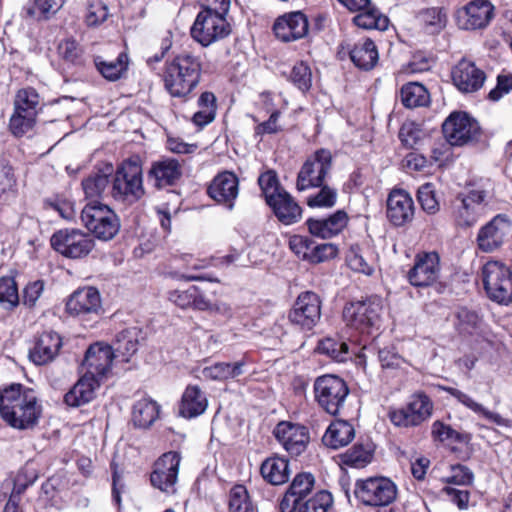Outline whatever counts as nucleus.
Wrapping results in <instances>:
<instances>
[{
	"label": "nucleus",
	"mask_w": 512,
	"mask_h": 512,
	"mask_svg": "<svg viewBox=\"0 0 512 512\" xmlns=\"http://www.w3.org/2000/svg\"><path fill=\"white\" fill-rule=\"evenodd\" d=\"M0 415L13 428L34 427L41 415V406L33 390L12 384L0 394Z\"/></svg>",
	"instance_id": "1"
},
{
	"label": "nucleus",
	"mask_w": 512,
	"mask_h": 512,
	"mask_svg": "<svg viewBox=\"0 0 512 512\" xmlns=\"http://www.w3.org/2000/svg\"><path fill=\"white\" fill-rule=\"evenodd\" d=\"M202 62L190 52H182L166 62L163 81L172 97L184 98L199 84Z\"/></svg>",
	"instance_id": "2"
},
{
	"label": "nucleus",
	"mask_w": 512,
	"mask_h": 512,
	"mask_svg": "<svg viewBox=\"0 0 512 512\" xmlns=\"http://www.w3.org/2000/svg\"><path fill=\"white\" fill-rule=\"evenodd\" d=\"M112 197L121 202L135 203L145 194L142 166L137 160H126L116 170L111 189Z\"/></svg>",
	"instance_id": "3"
},
{
	"label": "nucleus",
	"mask_w": 512,
	"mask_h": 512,
	"mask_svg": "<svg viewBox=\"0 0 512 512\" xmlns=\"http://www.w3.org/2000/svg\"><path fill=\"white\" fill-rule=\"evenodd\" d=\"M383 310L382 299L371 296L364 300L347 303L343 309V320L351 328L361 333L378 329Z\"/></svg>",
	"instance_id": "4"
},
{
	"label": "nucleus",
	"mask_w": 512,
	"mask_h": 512,
	"mask_svg": "<svg viewBox=\"0 0 512 512\" xmlns=\"http://www.w3.org/2000/svg\"><path fill=\"white\" fill-rule=\"evenodd\" d=\"M397 494L396 484L384 476L359 479L354 487L356 499L370 507L388 506L396 500Z\"/></svg>",
	"instance_id": "5"
},
{
	"label": "nucleus",
	"mask_w": 512,
	"mask_h": 512,
	"mask_svg": "<svg viewBox=\"0 0 512 512\" xmlns=\"http://www.w3.org/2000/svg\"><path fill=\"white\" fill-rule=\"evenodd\" d=\"M83 225L98 239L111 240L119 231L117 215L107 205L89 201L81 211Z\"/></svg>",
	"instance_id": "6"
},
{
	"label": "nucleus",
	"mask_w": 512,
	"mask_h": 512,
	"mask_svg": "<svg viewBox=\"0 0 512 512\" xmlns=\"http://www.w3.org/2000/svg\"><path fill=\"white\" fill-rule=\"evenodd\" d=\"M315 400L330 415H337L349 394L346 382L332 374L319 376L314 381Z\"/></svg>",
	"instance_id": "7"
},
{
	"label": "nucleus",
	"mask_w": 512,
	"mask_h": 512,
	"mask_svg": "<svg viewBox=\"0 0 512 512\" xmlns=\"http://www.w3.org/2000/svg\"><path fill=\"white\" fill-rule=\"evenodd\" d=\"M482 278L488 297L502 305L512 301V274L509 268L499 261H489L482 269Z\"/></svg>",
	"instance_id": "8"
},
{
	"label": "nucleus",
	"mask_w": 512,
	"mask_h": 512,
	"mask_svg": "<svg viewBox=\"0 0 512 512\" xmlns=\"http://www.w3.org/2000/svg\"><path fill=\"white\" fill-rule=\"evenodd\" d=\"M225 15L226 13L201 10L191 27L192 38L206 47L227 37L231 33V27Z\"/></svg>",
	"instance_id": "9"
},
{
	"label": "nucleus",
	"mask_w": 512,
	"mask_h": 512,
	"mask_svg": "<svg viewBox=\"0 0 512 512\" xmlns=\"http://www.w3.org/2000/svg\"><path fill=\"white\" fill-rule=\"evenodd\" d=\"M433 408V402L428 395L424 392H415L405 406L390 410L388 417L397 427H415L432 416Z\"/></svg>",
	"instance_id": "10"
},
{
	"label": "nucleus",
	"mask_w": 512,
	"mask_h": 512,
	"mask_svg": "<svg viewBox=\"0 0 512 512\" xmlns=\"http://www.w3.org/2000/svg\"><path fill=\"white\" fill-rule=\"evenodd\" d=\"M442 131L452 146L474 143L481 136V127L476 119L463 111L452 112L443 122Z\"/></svg>",
	"instance_id": "11"
},
{
	"label": "nucleus",
	"mask_w": 512,
	"mask_h": 512,
	"mask_svg": "<svg viewBox=\"0 0 512 512\" xmlns=\"http://www.w3.org/2000/svg\"><path fill=\"white\" fill-rule=\"evenodd\" d=\"M333 158L329 150L321 148L304 162L297 175L296 187L299 191L320 187L332 169Z\"/></svg>",
	"instance_id": "12"
},
{
	"label": "nucleus",
	"mask_w": 512,
	"mask_h": 512,
	"mask_svg": "<svg viewBox=\"0 0 512 512\" xmlns=\"http://www.w3.org/2000/svg\"><path fill=\"white\" fill-rule=\"evenodd\" d=\"M487 194L481 189L459 193L452 201V217L459 227L473 226L482 215Z\"/></svg>",
	"instance_id": "13"
},
{
	"label": "nucleus",
	"mask_w": 512,
	"mask_h": 512,
	"mask_svg": "<svg viewBox=\"0 0 512 512\" xmlns=\"http://www.w3.org/2000/svg\"><path fill=\"white\" fill-rule=\"evenodd\" d=\"M52 247L66 258L79 259L94 248V240L80 229H61L51 237Z\"/></svg>",
	"instance_id": "14"
},
{
	"label": "nucleus",
	"mask_w": 512,
	"mask_h": 512,
	"mask_svg": "<svg viewBox=\"0 0 512 512\" xmlns=\"http://www.w3.org/2000/svg\"><path fill=\"white\" fill-rule=\"evenodd\" d=\"M441 273L440 256L437 252H420L407 273L409 283L414 287H428L438 281Z\"/></svg>",
	"instance_id": "15"
},
{
	"label": "nucleus",
	"mask_w": 512,
	"mask_h": 512,
	"mask_svg": "<svg viewBox=\"0 0 512 512\" xmlns=\"http://www.w3.org/2000/svg\"><path fill=\"white\" fill-rule=\"evenodd\" d=\"M321 317L320 297L311 291L301 293L288 314L289 321L302 330H311Z\"/></svg>",
	"instance_id": "16"
},
{
	"label": "nucleus",
	"mask_w": 512,
	"mask_h": 512,
	"mask_svg": "<svg viewBox=\"0 0 512 512\" xmlns=\"http://www.w3.org/2000/svg\"><path fill=\"white\" fill-rule=\"evenodd\" d=\"M181 457L177 452L163 454L154 464L150 475L153 487L165 493H174Z\"/></svg>",
	"instance_id": "17"
},
{
	"label": "nucleus",
	"mask_w": 512,
	"mask_h": 512,
	"mask_svg": "<svg viewBox=\"0 0 512 512\" xmlns=\"http://www.w3.org/2000/svg\"><path fill=\"white\" fill-rule=\"evenodd\" d=\"M493 10L488 0H473L457 11V25L464 30L482 29L492 19Z\"/></svg>",
	"instance_id": "18"
},
{
	"label": "nucleus",
	"mask_w": 512,
	"mask_h": 512,
	"mask_svg": "<svg viewBox=\"0 0 512 512\" xmlns=\"http://www.w3.org/2000/svg\"><path fill=\"white\" fill-rule=\"evenodd\" d=\"M273 433L284 449L292 456L302 454L310 441L308 429L303 425L291 422L278 423Z\"/></svg>",
	"instance_id": "19"
},
{
	"label": "nucleus",
	"mask_w": 512,
	"mask_h": 512,
	"mask_svg": "<svg viewBox=\"0 0 512 512\" xmlns=\"http://www.w3.org/2000/svg\"><path fill=\"white\" fill-rule=\"evenodd\" d=\"M415 206L411 195L403 189L392 190L387 198L386 214L389 222L401 227L414 218Z\"/></svg>",
	"instance_id": "20"
},
{
	"label": "nucleus",
	"mask_w": 512,
	"mask_h": 512,
	"mask_svg": "<svg viewBox=\"0 0 512 512\" xmlns=\"http://www.w3.org/2000/svg\"><path fill=\"white\" fill-rule=\"evenodd\" d=\"M113 358L116 357L111 345L101 342L90 345L82 362L85 374H91L100 381L109 372Z\"/></svg>",
	"instance_id": "21"
},
{
	"label": "nucleus",
	"mask_w": 512,
	"mask_h": 512,
	"mask_svg": "<svg viewBox=\"0 0 512 512\" xmlns=\"http://www.w3.org/2000/svg\"><path fill=\"white\" fill-rule=\"evenodd\" d=\"M511 232V224L504 217L496 216L477 235V243L480 250L492 252L499 248Z\"/></svg>",
	"instance_id": "22"
},
{
	"label": "nucleus",
	"mask_w": 512,
	"mask_h": 512,
	"mask_svg": "<svg viewBox=\"0 0 512 512\" xmlns=\"http://www.w3.org/2000/svg\"><path fill=\"white\" fill-rule=\"evenodd\" d=\"M485 79L484 71L467 59L459 61L452 70L454 85L464 93H472L479 90L483 86Z\"/></svg>",
	"instance_id": "23"
},
{
	"label": "nucleus",
	"mask_w": 512,
	"mask_h": 512,
	"mask_svg": "<svg viewBox=\"0 0 512 512\" xmlns=\"http://www.w3.org/2000/svg\"><path fill=\"white\" fill-rule=\"evenodd\" d=\"M349 221L346 211L340 209L325 218H308L306 226L312 236L329 239L340 234Z\"/></svg>",
	"instance_id": "24"
},
{
	"label": "nucleus",
	"mask_w": 512,
	"mask_h": 512,
	"mask_svg": "<svg viewBox=\"0 0 512 512\" xmlns=\"http://www.w3.org/2000/svg\"><path fill=\"white\" fill-rule=\"evenodd\" d=\"M308 20L301 12H292L279 17L274 25L275 36L283 42L295 41L308 33Z\"/></svg>",
	"instance_id": "25"
},
{
	"label": "nucleus",
	"mask_w": 512,
	"mask_h": 512,
	"mask_svg": "<svg viewBox=\"0 0 512 512\" xmlns=\"http://www.w3.org/2000/svg\"><path fill=\"white\" fill-rule=\"evenodd\" d=\"M239 181L237 176L229 171L218 174L208 187V194L215 201L225 204L228 209L234 207V200L238 196Z\"/></svg>",
	"instance_id": "26"
},
{
	"label": "nucleus",
	"mask_w": 512,
	"mask_h": 512,
	"mask_svg": "<svg viewBox=\"0 0 512 512\" xmlns=\"http://www.w3.org/2000/svg\"><path fill=\"white\" fill-rule=\"evenodd\" d=\"M181 175V165L174 158H163L152 162L147 173L148 180L158 189L176 184Z\"/></svg>",
	"instance_id": "27"
},
{
	"label": "nucleus",
	"mask_w": 512,
	"mask_h": 512,
	"mask_svg": "<svg viewBox=\"0 0 512 512\" xmlns=\"http://www.w3.org/2000/svg\"><path fill=\"white\" fill-rule=\"evenodd\" d=\"M62 346V340L58 333L45 331L40 334L29 350V358L36 365H45L58 355Z\"/></svg>",
	"instance_id": "28"
},
{
	"label": "nucleus",
	"mask_w": 512,
	"mask_h": 512,
	"mask_svg": "<svg viewBox=\"0 0 512 512\" xmlns=\"http://www.w3.org/2000/svg\"><path fill=\"white\" fill-rule=\"evenodd\" d=\"M100 308V294L94 287H84L76 290L66 303L67 312L75 316L96 314Z\"/></svg>",
	"instance_id": "29"
},
{
	"label": "nucleus",
	"mask_w": 512,
	"mask_h": 512,
	"mask_svg": "<svg viewBox=\"0 0 512 512\" xmlns=\"http://www.w3.org/2000/svg\"><path fill=\"white\" fill-rule=\"evenodd\" d=\"M266 203L278 221L284 225L295 224L302 218V208L286 190L270 196Z\"/></svg>",
	"instance_id": "30"
},
{
	"label": "nucleus",
	"mask_w": 512,
	"mask_h": 512,
	"mask_svg": "<svg viewBox=\"0 0 512 512\" xmlns=\"http://www.w3.org/2000/svg\"><path fill=\"white\" fill-rule=\"evenodd\" d=\"M439 388L442 391L447 392L449 395H451L454 399H456L459 403H461L463 406H465L467 409L471 410L475 414L482 416L486 420L501 426L510 428L512 427V420L502 417L499 413L490 411L486 407H484L481 403L474 400L470 395L467 393L455 388V387H449V386H439Z\"/></svg>",
	"instance_id": "31"
},
{
	"label": "nucleus",
	"mask_w": 512,
	"mask_h": 512,
	"mask_svg": "<svg viewBox=\"0 0 512 512\" xmlns=\"http://www.w3.org/2000/svg\"><path fill=\"white\" fill-rule=\"evenodd\" d=\"M142 334V330L136 326L124 328L118 332L111 346L115 357L128 362L137 352L140 340L143 339Z\"/></svg>",
	"instance_id": "32"
},
{
	"label": "nucleus",
	"mask_w": 512,
	"mask_h": 512,
	"mask_svg": "<svg viewBox=\"0 0 512 512\" xmlns=\"http://www.w3.org/2000/svg\"><path fill=\"white\" fill-rule=\"evenodd\" d=\"M99 383L100 381L91 374H84L65 394V403L71 407H78L90 402L95 397V389Z\"/></svg>",
	"instance_id": "33"
},
{
	"label": "nucleus",
	"mask_w": 512,
	"mask_h": 512,
	"mask_svg": "<svg viewBox=\"0 0 512 512\" xmlns=\"http://www.w3.org/2000/svg\"><path fill=\"white\" fill-rule=\"evenodd\" d=\"M207 406L206 394L198 386L189 385L182 395L179 414L185 418H194L203 414Z\"/></svg>",
	"instance_id": "34"
},
{
	"label": "nucleus",
	"mask_w": 512,
	"mask_h": 512,
	"mask_svg": "<svg viewBox=\"0 0 512 512\" xmlns=\"http://www.w3.org/2000/svg\"><path fill=\"white\" fill-rule=\"evenodd\" d=\"M349 55L354 65L365 71L373 69L379 59L377 47L371 39L356 43L349 51Z\"/></svg>",
	"instance_id": "35"
},
{
	"label": "nucleus",
	"mask_w": 512,
	"mask_h": 512,
	"mask_svg": "<svg viewBox=\"0 0 512 512\" xmlns=\"http://www.w3.org/2000/svg\"><path fill=\"white\" fill-rule=\"evenodd\" d=\"M260 472L264 480L272 485H282L290 477L289 461L283 457L273 456L263 461Z\"/></svg>",
	"instance_id": "36"
},
{
	"label": "nucleus",
	"mask_w": 512,
	"mask_h": 512,
	"mask_svg": "<svg viewBox=\"0 0 512 512\" xmlns=\"http://www.w3.org/2000/svg\"><path fill=\"white\" fill-rule=\"evenodd\" d=\"M355 436L354 427L345 420H336L327 428L323 443L333 449H338L349 444Z\"/></svg>",
	"instance_id": "37"
},
{
	"label": "nucleus",
	"mask_w": 512,
	"mask_h": 512,
	"mask_svg": "<svg viewBox=\"0 0 512 512\" xmlns=\"http://www.w3.org/2000/svg\"><path fill=\"white\" fill-rule=\"evenodd\" d=\"M113 172V166L107 165L104 170L89 175L82 181V189L85 197L91 201H97L106 191L109 184V176Z\"/></svg>",
	"instance_id": "38"
},
{
	"label": "nucleus",
	"mask_w": 512,
	"mask_h": 512,
	"mask_svg": "<svg viewBox=\"0 0 512 512\" xmlns=\"http://www.w3.org/2000/svg\"><path fill=\"white\" fill-rule=\"evenodd\" d=\"M94 63L99 73L109 81L119 80L127 71L129 65L128 55L121 52L114 60H105L102 56H96Z\"/></svg>",
	"instance_id": "39"
},
{
	"label": "nucleus",
	"mask_w": 512,
	"mask_h": 512,
	"mask_svg": "<svg viewBox=\"0 0 512 512\" xmlns=\"http://www.w3.org/2000/svg\"><path fill=\"white\" fill-rule=\"evenodd\" d=\"M159 410L157 402L149 398H142L133 405L132 421L139 428H148L158 418Z\"/></svg>",
	"instance_id": "40"
},
{
	"label": "nucleus",
	"mask_w": 512,
	"mask_h": 512,
	"mask_svg": "<svg viewBox=\"0 0 512 512\" xmlns=\"http://www.w3.org/2000/svg\"><path fill=\"white\" fill-rule=\"evenodd\" d=\"M245 362L238 361L235 363L219 362L212 366L205 367L202 374L206 379L225 381L234 379L244 373Z\"/></svg>",
	"instance_id": "41"
},
{
	"label": "nucleus",
	"mask_w": 512,
	"mask_h": 512,
	"mask_svg": "<svg viewBox=\"0 0 512 512\" xmlns=\"http://www.w3.org/2000/svg\"><path fill=\"white\" fill-rule=\"evenodd\" d=\"M401 101L407 108L425 106L430 97L427 89L420 83L410 82L405 84L400 91Z\"/></svg>",
	"instance_id": "42"
},
{
	"label": "nucleus",
	"mask_w": 512,
	"mask_h": 512,
	"mask_svg": "<svg viewBox=\"0 0 512 512\" xmlns=\"http://www.w3.org/2000/svg\"><path fill=\"white\" fill-rule=\"evenodd\" d=\"M37 115L15 110L9 119V131L17 138L23 137L33 131Z\"/></svg>",
	"instance_id": "43"
},
{
	"label": "nucleus",
	"mask_w": 512,
	"mask_h": 512,
	"mask_svg": "<svg viewBox=\"0 0 512 512\" xmlns=\"http://www.w3.org/2000/svg\"><path fill=\"white\" fill-rule=\"evenodd\" d=\"M13 106L15 110L38 115L41 110L40 95L32 87L22 88L17 91Z\"/></svg>",
	"instance_id": "44"
},
{
	"label": "nucleus",
	"mask_w": 512,
	"mask_h": 512,
	"mask_svg": "<svg viewBox=\"0 0 512 512\" xmlns=\"http://www.w3.org/2000/svg\"><path fill=\"white\" fill-rule=\"evenodd\" d=\"M367 10L359 13L353 19L356 26L364 29L385 30L389 25V19L380 14L374 8H366Z\"/></svg>",
	"instance_id": "45"
},
{
	"label": "nucleus",
	"mask_w": 512,
	"mask_h": 512,
	"mask_svg": "<svg viewBox=\"0 0 512 512\" xmlns=\"http://www.w3.org/2000/svg\"><path fill=\"white\" fill-rule=\"evenodd\" d=\"M332 504V494L326 490H321L310 498L301 501L299 512H328Z\"/></svg>",
	"instance_id": "46"
},
{
	"label": "nucleus",
	"mask_w": 512,
	"mask_h": 512,
	"mask_svg": "<svg viewBox=\"0 0 512 512\" xmlns=\"http://www.w3.org/2000/svg\"><path fill=\"white\" fill-rule=\"evenodd\" d=\"M315 477L309 472L297 474L288 488L290 495L305 500L314 488Z\"/></svg>",
	"instance_id": "47"
},
{
	"label": "nucleus",
	"mask_w": 512,
	"mask_h": 512,
	"mask_svg": "<svg viewBox=\"0 0 512 512\" xmlns=\"http://www.w3.org/2000/svg\"><path fill=\"white\" fill-rule=\"evenodd\" d=\"M423 28L428 34L439 33L446 26V14L438 8L427 9L420 15Z\"/></svg>",
	"instance_id": "48"
},
{
	"label": "nucleus",
	"mask_w": 512,
	"mask_h": 512,
	"mask_svg": "<svg viewBox=\"0 0 512 512\" xmlns=\"http://www.w3.org/2000/svg\"><path fill=\"white\" fill-rule=\"evenodd\" d=\"M371 450L363 445H354L342 455V462L353 468H363L371 462Z\"/></svg>",
	"instance_id": "49"
},
{
	"label": "nucleus",
	"mask_w": 512,
	"mask_h": 512,
	"mask_svg": "<svg viewBox=\"0 0 512 512\" xmlns=\"http://www.w3.org/2000/svg\"><path fill=\"white\" fill-rule=\"evenodd\" d=\"M0 304L9 310L19 304L17 284L12 277L0 278Z\"/></svg>",
	"instance_id": "50"
},
{
	"label": "nucleus",
	"mask_w": 512,
	"mask_h": 512,
	"mask_svg": "<svg viewBox=\"0 0 512 512\" xmlns=\"http://www.w3.org/2000/svg\"><path fill=\"white\" fill-rule=\"evenodd\" d=\"M229 512H254V507L244 486L236 485L231 489Z\"/></svg>",
	"instance_id": "51"
},
{
	"label": "nucleus",
	"mask_w": 512,
	"mask_h": 512,
	"mask_svg": "<svg viewBox=\"0 0 512 512\" xmlns=\"http://www.w3.org/2000/svg\"><path fill=\"white\" fill-rule=\"evenodd\" d=\"M109 17L108 6L101 0L89 1L86 7L85 23L88 27H97Z\"/></svg>",
	"instance_id": "52"
},
{
	"label": "nucleus",
	"mask_w": 512,
	"mask_h": 512,
	"mask_svg": "<svg viewBox=\"0 0 512 512\" xmlns=\"http://www.w3.org/2000/svg\"><path fill=\"white\" fill-rule=\"evenodd\" d=\"M319 188L320 190L316 194L307 198V205L312 208H332L337 202V189L324 185V183Z\"/></svg>",
	"instance_id": "53"
},
{
	"label": "nucleus",
	"mask_w": 512,
	"mask_h": 512,
	"mask_svg": "<svg viewBox=\"0 0 512 512\" xmlns=\"http://www.w3.org/2000/svg\"><path fill=\"white\" fill-rule=\"evenodd\" d=\"M417 197L422 209L428 214H435L439 211L440 205L434 184L425 183L421 185L418 188Z\"/></svg>",
	"instance_id": "54"
},
{
	"label": "nucleus",
	"mask_w": 512,
	"mask_h": 512,
	"mask_svg": "<svg viewBox=\"0 0 512 512\" xmlns=\"http://www.w3.org/2000/svg\"><path fill=\"white\" fill-rule=\"evenodd\" d=\"M318 349L321 353L328 355L338 362H343L348 356V345L346 342L332 338H326L319 343Z\"/></svg>",
	"instance_id": "55"
},
{
	"label": "nucleus",
	"mask_w": 512,
	"mask_h": 512,
	"mask_svg": "<svg viewBox=\"0 0 512 512\" xmlns=\"http://www.w3.org/2000/svg\"><path fill=\"white\" fill-rule=\"evenodd\" d=\"M290 81L302 92H306L312 85V73L304 62L294 65L290 73Z\"/></svg>",
	"instance_id": "56"
},
{
	"label": "nucleus",
	"mask_w": 512,
	"mask_h": 512,
	"mask_svg": "<svg viewBox=\"0 0 512 512\" xmlns=\"http://www.w3.org/2000/svg\"><path fill=\"white\" fill-rule=\"evenodd\" d=\"M63 3L64 0H35L28 13L37 19H47L54 15Z\"/></svg>",
	"instance_id": "57"
},
{
	"label": "nucleus",
	"mask_w": 512,
	"mask_h": 512,
	"mask_svg": "<svg viewBox=\"0 0 512 512\" xmlns=\"http://www.w3.org/2000/svg\"><path fill=\"white\" fill-rule=\"evenodd\" d=\"M258 184L265 195L266 202H268L270 196L285 191L280 186L276 173L272 170L262 173L258 178Z\"/></svg>",
	"instance_id": "58"
},
{
	"label": "nucleus",
	"mask_w": 512,
	"mask_h": 512,
	"mask_svg": "<svg viewBox=\"0 0 512 512\" xmlns=\"http://www.w3.org/2000/svg\"><path fill=\"white\" fill-rule=\"evenodd\" d=\"M337 253L338 248L332 243L313 244L308 262L312 264L325 262L336 257Z\"/></svg>",
	"instance_id": "59"
},
{
	"label": "nucleus",
	"mask_w": 512,
	"mask_h": 512,
	"mask_svg": "<svg viewBox=\"0 0 512 512\" xmlns=\"http://www.w3.org/2000/svg\"><path fill=\"white\" fill-rule=\"evenodd\" d=\"M457 323L456 326L460 332L470 333L475 329L479 323V316L475 311L468 308L461 307L456 312Z\"/></svg>",
	"instance_id": "60"
},
{
	"label": "nucleus",
	"mask_w": 512,
	"mask_h": 512,
	"mask_svg": "<svg viewBox=\"0 0 512 512\" xmlns=\"http://www.w3.org/2000/svg\"><path fill=\"white\" fill-rule=\"evenodd\" d=\"M313 244L314 242L306 236L293 235L289 239L290 249L305 261H308V257H310Z\"/></svg>",
	"instance_id": "61"
},
{
	"label": "nucleus",
	"mask_w": 512,
	"mask_h": 512,
	"mask_svg": "<svg viewBox=\"0 0 512 512\" xmlns=\"http://www.w3.org/2000/svg\"><path fill=\"white\" fill-rule=\"evenodd\" d=\"M44 281L35 280L29 282L23 290V304L28 307H34L37 300L40 298L44 291Z\"/></svg>",
	"instance_id": "62"
},
{
	"label": "nucleus",
	"mask_w": 512,
	"mask_h": 512,
	"mask_svg": "<svg viewBox=\"0 0 512 512\" xmlns=\"http://www.w3.org/2000/svg\"><path fill=\"white\" fill-rule=\"evenodd\" d=\"M421 138V130L414 123H405L399 131V139L407 148H414Z\"/></svg>",
	"instance_id": "63"
},
{
	"label": "nucleus",
	"mask_w": 512,
	"mask_h": 512,
	"mask_svg": "<svg viewBox=\"0 0 512 512\" xmlns=\"http://www.w3.org/2000/svg\"><path fill=\"white\" fill-rule=\"evenodd\" d=\"M512 90V74H500L497 77V85L489 92V99L498 101Z\"/></svg>",
	"instance_id": "64"
}]
</instances>
